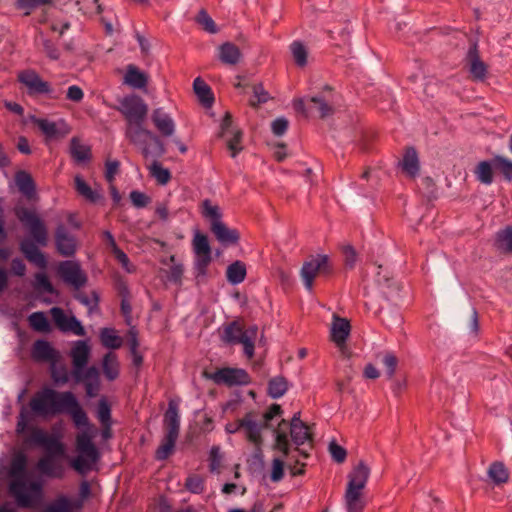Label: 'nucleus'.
Segmentation results:
<instances>
[{
    "instance_id": "nucleus-44",
    "label": "nucleus",
    "mask_w": 512,
    "mask_h": 512,
    "mask_svg": "<svg viewBox=\"0 0 512 512\" xmlns=\"http://www.w3.org/2000/svg\"><path fill=\"white\" fill-rule=\"evenodd\" d=\"M212 260L211 254H195V271L197 284H202L206 276L207 267Z\"/></svg>"
},
{
    "instance_id": "nucleus-63",
    "label": "nucleus",
    "mask_w": 512,
    "mask_h": 512,
    "mask_svg": "<svg viewBox=\"0 0 512 512\" xmlns=\"http://www.w3.org/2000/svg\"><path fill=\"white\" fill-rule=\"evenodd\" d=\"M242 132L237 130L234 132L233 137L227 142L228 149L231 151V156L234 158L241 151L242 147L239 145L241 141Z\"/></svg>"
},
{
    "instance_id": "nucleus-53",
    "label": "nucleus",
    "mask_w": 512,
    "mask_h": 512,
    "mask_svg": "<svg viewBox=\"0 0 512 512\" xmlns=\"http://www.w3.org/2000/svg\"><path fill=\"white\" fill-rule=\"evenodd\" d=\"M149 169H150L151 175L154 178H156V180L160 184H166L170 180V178H171L170 172L167 169L163 168L161 166V164L158 163L157 161H154L149 166Z\"/></svg>"
},
{
    "instance_id": "nucleus-40",
    "label": "nucleus",
    "mask_w": 512,
    "mask_h": 512,
    "mask_svg": "<svg viewBox=\"0 0 512 512\" xmlns=\"http://www.w3.org/2000/svg\"><path fill=\"white\" fill-rule=\"evenodd\" d=\"M288 428V424L285 420H282L279 424L278 429L275 430V448L280 450L284 456H287L289 453V441L286 433V429Z\"/></svg>"
},
{
    "instance_id": "nucleus-41",
    "label": "nucleus",
    "mask_w": 512,
    "mask_h": 512,
    "mask_svg": "<svg viewBox=\"0 0 512 512\" xmlns=\"http://www.w3.org/2000/svg\"><path fill=\"white\" fill-rule=\"evenodd\" d=\"M70 153H71V156L77 162H84V161L90 159V156H91L89 147L82 144L80 142V140L76 137L71 139Z\"/></svg>"
},
{
    "instance_id": "nucleus-31",
    "label": "nucleus",
    "mask_w": 512,
    "mask_h": 512,
    "mask_svg": "<svg viewBox=\"0 0 512 512\" xmlns=\"http://www.w3.org/2000/svg\"><path fill=\"white\" fill-rule=\"evenodd\" d=\"M344 503L347 512H363L365 507L363 491L347 488L344 495Z\"/></svg>"
},
{
    "instance_id": "nucleus-17",
    "label": "nucleus",
    "mask_w": 512,
    "mask_h": 512,
    "mask_svg": "<svg viewBox=\"0 0 512 512\" xmlns=\"http://www.w3.org/2000/svg\"><path fill=\"white\" fill-rule=\"evenodd\" d=\"M58 274L67 284L80 288L87 282V275L82 270L79 263L71 260L63 261L59 264Z\"/></svg>"
},
{
    "instance_id": "nucleus-6",
    "label": "nucleus",
    "mask_w": 512,
    "mask_h": 512,
    "mask_svg": "<svg viewBox=\"0 0 512 512\" xmlns=\"http://www.w3.org/2000/svg\"><path fill=\"white\" fill-rule=\"evenodd\" d=\"M202 215L209 222L210 231L221 245L231 246L238 243L240 239L238 230L230 228L222 221V212L217 205H212L209 200H204Z\"/></svg>"
},
{
    "instance_id": "nucleus-35",
    "label": "nucleus",
    "mask_w": 512,
    "mask_h": 512,
    "mask_svg": "<svg viewBox=\"0 0 512 512\" xmlns=\"http://www.w3.org/2000/svg\"><path fill=\"white\" fill-rule=\"evenodd\" d=\"M403 171L411 178L415 177L419 171V162L414 148H407L402 160Z\"/></svg>"
},
{
    "instance_id": "nucleus-11",
    "label": "nucleus",
    "mask_w": 512,
    "mask_h": 512,
    "mask_svg": "<svg viewBox=\"0 0 512 512\" xmlns=\"http://www.w3.org/2000/svg\"><path fill=\"white\" fill-rule=\"evenodd\" d=\"M225 431L228 434L242 432L244 437L257 449L262 445V426L253 418L252 414H247L242 419L226 424Z\"/></svg>"
},
{
    "instance_id": "nucleus-10",
    "label": "nucleus",
    "mask_w": 512,
    "mask_h": 512,
    "mask_svg": "<svg viewBox=\"0 0 512 512\" xmlns=\"http://www.w3.org/2000/svg\"><path fill=\"white\" fill-rule=\"evenodd\" d=\"M69 393H60L51 388H44L33 396L30 401V408L40 416L56 415L63 412L65 395H69Z\"/></svg>"
},
{
    "instance_id": "nucleus-9",
    "label": "nucleus",
    "mask_w": 512,
    "mask_h": 512,
    "mask_svg": "<svg viewBox=\"0 0 512 512\" xmlns=\"http://www.w3.org/2000/svg\"><path fill=\"white\" fill-rule=\"evenodd\" d=\"M164 426L166 434L156 451V458L158 460H164L172 454L179 435L180 416L178 404L175 401L169 402L168 409L164 416Z\"/></svg>"
},
{
    "instance_id": "nucleus-45",
    "label": "nucleus",
    "mask_w": 512,
    "mask_h": 512,
    "mask_svg": "<svg viewBox=\"0 0 512 512\" xmlns=\"http://www.w3.org/2000/svg\"><path fill=\"white\" fill-rule=\"evenodd\" d=\"M249 91L253 94L249 103L254 108L266 103L270 99V95L264 89L262 83H252Z\"/></svg>"
},
{
    "instance_id": "nucleus-8",
    "label": "nucleus",
    "mask_w": 512,
    "mask_h": 512,
    "mask_svg": "<svg viewBox=\"0 0 512 512\" xmlns=\"http://www.w3.org/2000/svg\"><path fill=\"white\" fill-rule=\"evenodd\" d=\"M309 108L303 98H297L293 102V107L297 113L308 116V111H315L320 118L324 119L334 114V94L333 88L329 85H325L323 90L314 96H311L308 100Z\"/></svg>"
},
{
    "instance_id": "nucleus-60",
    "label": "nucleus",
    "mask_w": 512,
    "mask_h": 512,
    "mask_svg": "<svg viewBox=\"0 0 512 512\" xmlns=\"http://www.w3.org/2000/svg\"><path fill=\"white\" fill-rule=\"evenodd\" d=\"M43 52L51 60H58L60 57V51L57 46L49 39H42Z\"/></svg>"
},
{
    "instance_id": "nucleus-18",
    "label": "nucleus",
    "mask_w": 512,
    "mask_h": 512,
    "mask_svg": "<svg viewBox=\"0 0 512 512\" xmlns=\"http://www.w3.org/2000/svg\"><path fill=\"white\" fill-rule=\"evenodd\" d=\"M56 326L63 332H72L77 336L85 335V330L74 316H68L60 308L54 307L50 311Z\"/></svg>"
},
{
    "instance_id": "nucleus-56",
    "label": "nucleus",
    "mask_w": 512,
    "mask_h": 512,
    "mask_svg": "<svg viewBox=\"0 0 512 512\" xmlns=\"http://www.w3.org/2000/svg\"><path fill=\"white\" fill-rule=\"evenodd\" d=\"M111 252L126 272L131 273L134 271V266L130 263L128 256L119 247H114V250Z\"/></svg>"
},
{
    "instance_id": "nucleus-55",
    "label": "nucleus",
    "mask_w": 512,
    "mask_h": 512,
    "mask_svg": "<svg viewBox=\"0 0 512 512\" xmlns=\"http://www.w3.org/2000/svg\"><path fill=\"white\" fill-rule=\"evenodd\" d=\"M342 254L345 268L353 269L357 262V254L355 249L350 245L343 246Z\"/></svg>"
},
{
    "instance_id": "nucleus-57",
    "label": "nucleus",
    "mask_w": 512,
    "mask_h": 512,
    "mask_svg": "<svg viewBox=\"0 0 512 512\" xmlns=\"http://www.w3.org/2000/svg\"><path fill=\"white\" fill-rule=\"evenodd\" d=\"M495 172L494 157L489 161H482V183L491 184Z\"/></svg>"
},
{
    "instance_id": "nucleus-28",
    "label": "nucleus",
    "mask_w": 512,
    "mask_h": 512,
    "mask_svg": "<svg viewBox=\"0 0 512 512\" xmlns=\"http://www.w3.org/2000/svg\"><path fill=\"white\" fill-rule=\"evenodd\" d=\"M62 434L59 430L53 429L52 434H48L45 442L43 444V448L50 455H57L58 457L66 456L65 445L61 441Z\"/></svg>"
},
{
    "instance_id": "nucleus-42",
    "label": "nucleus",
    "mask_w": 512,
    "mask_h": 512,
    "mask_svg": "<svg viewBox=\"0 0 512 512\" xmlns=\"http://www.w3.org/2000/svg\"><path fill=\"white\" fill-rule=\"evenodd\" d=\"M75 298L91 313L98 305L99 297L94 290H76Z\"/></svg>"
},
{
    "instance_id": "nucleus-20",
    "label": "nucleus",
    "mask_w": 512,
    "mask_h": 512,
    "mask_svg": "<svg viewBox=\"0 0 512 512\" xmlns=\"http://www.w3.org/2000/svg\"><path fill=\"white\" fill-rule=\"evenodd\" d=\"M55 242L58 252L66 257L75 253V238L68 232L64 225H59L55 232Z\"/></svg>"
},
{
    "instance_id": "nucleus-16",
    "label": "nucleus",
    "mask_w": 512,
    "mask_h": 512,
    "mask_svg": "<svg viewBox=\"0 0 512 512\" xmlns=\"http://www.w3.org/2000/svg\"><path fill=\"white\" fill-rule=\"evenodd\" d=\"M90 353L91 348L87 341L77 340L73 342L70 357L73 365L72 376L76 382H80L83 379L82 369L88 363Z\"/></svg>"
},
{
    "instance_id": "nucleus-33",
    "label": "nucleus",
    "mask_w": 512,
    "mask_h": 512,
    "mask_svg": "<svg viewBox=\"0 0 512 512\" xmlns=\"http://www.w3.org/2000/svg\"><path fill=\"white\" fill-rule=\"evenodd\" d=\"M246 265L242 261H235L226 269V278L231 285H239L246 277Z\"/></svg>"
},
{
    "instance_id": "nucleus-23",
    "label": "nucleus",
    "mask_w": 512,
    "mask_h": 512,
    "mask_svg": "<svg viewBox=\"0 0 512 512\" xmlns=\"http://www.w3.org/2000/svg\"><path fill=\"white\" fill-rule=\"evenodd\" d=\"M151 119L157 130L163 136H171L175 132V122L163 108H157L153 111Z\"/></svg>"
},
{
    "instance_id": "nucleus-58",
    "label": "nucleus",
    "mask_w": 512,
    "mask_h": 512,
    "mask_svg": "<svg viewBox=\"0 0 512 512\" xmlns=\"http://www.w3.org/2000/svg\"><path fill=\"white\" fill-rule=\"evenodd\" d=\"M382 363L387 369L388 377L392 378L395 374L396 367L398 364L397 357L391 352H386L383 354Z\"/></svg>"
},
{
    "instance_id": "nucleus-7",
    "label": "nucleus",
    "mask_w": 512,
    "mask_h": 512,
    "mask_svg": "<svg viewBox=\"0 0 512 512\" xmlns=\"http://www.w3.org/2000/svg\"><path fill=\"white\" fill-rule=\"evenodd\" d=\"M220 337L227 344H241L244 354L251 359L254 356L255 343L258 340V327L252 325L244 328L240 322L233 321L222 326Z\"/></svg>"
},
{
    "instance_id": "nucleus-30",
    "label": "nucleus",
    "mask_w": 512,
    "mask_h": 512,
    "mask_svg": "<svg viewBox=\"0 0 512 512\" xmlns=\"http://www.w3.org/2000/svg\"><path fill=\"white\" fill-rule=\"evenodd\" d=\"M148 76L140 71L138 67L133 64L127 66L124 76V83L135 88L142 89L147 85Z\"/></svg>"
},
{
    "instance_id": "nucleus-34",
    "label": "nucleus",
    "mask_w": 512,
    "mask_h": 512,
    "mask_svg": "<svg viewBox=\"0 0 512 512\" xmlns=\"http://www.w3.org/2000/svg\"><path fill=\"white\" fill-rule=\"evenodd\" d=\"M240 57L239 48L231 42H226L219 47V58L225 64L235 65Z\"/></svg>"
},
{
    "instance_id": "nucleus-62",
    "label": "nucleus",
    "mask_w": 512,
    "mask_h": 512,
    "mask_svg": "<svg viewBox=\"0 0 512 512\" xmlns=\"http://www.w3.org/2000/svg\"><path fill=\"white\" fill-rule=\"evenodd\" d=\"M289 121L284 117L275 119L271 124L272 132L275 136H282L286 133Z\"/></svg>"
},
{
    "instance_id": "nucleus-26",
    "label": "nucleus",
    "mask_w": 512,
    "mask_h": 512,
    "mask_svg": "<svg viewBox=\"0 0 512 512\" xmlns=\"http://www.w3.org/2000/svg\"><path fill=\"white\" fill-rule=\"evenodd\" d=\"M369 474V467L363 462H360L350 473L347 488L363 491L368 481Z\"/></svg>"
},
{
    "instance_id": "nucleus-21",
    "label": "nucleus",
    "mask_w": 512,
    "mask_h": 512,
    "mask_svg": "<svg viewBox=\"0 0 512 512\" xmlns=\"http://www.w3.org/2000/svg\"><path fill=\"white\" fill-rule=\"evenodd\" d=\"M351 326L347 319L340 318L337 316L333 317V322L331 325V340L336 344V346L343 350L345 347L346 339L350 334Z\"/></svg>"
},
{
    "instance_id": "nucleus-64",
    "label": "nucleus",
    "mask_w": 512,
    "mask_h": 512,
    "mask_svg": "<svg viewBox=\"0 0 512 512\" xmlns=\"http://www.w3.org/2000/svg\"><path fill=\"white\" fill-rule=\"evenodd\" d=\"M130 199L137 208H143L150 202V198L146 194L137 190L130 193Z\"/></svg>"
},
{
    "instance_id": "nucleus-29",
    "label": "nucleus",
    "mask_w": 512,
    "mask_h": 512,
    "mask_svg": "<svg viewBox=\"0 0 512 512\" xmlns=\"http://www.w3.org/2000/svg\"><path fill=\"white\" fill-rule=\"evenodd\" d=\"M487 476L494 485L501 486L509 481L510 472L503 462L495 461L489 466Z\"/></svg>"
},
{
    "instance_id": "nucleus-4",
    "label": "nucleus",
    "mask_w": 512,
    "mask_h": 512,
    "mask_svg": "<svg viewBox=\"0 0 512 512\" xmlns=\"http://www.w3.org/2000/svg\"><path fill=\"white\" fill-rule=\"evenodd\" d=\"M145 121L126 123L125 137L129 142L137 146L145 158L149 156H161L165 149L158 136L144 127Z\"/></svg>"
},
{
    "instance_id": "nucleus-24",
    "label": "nucleus",
    "mask_w": 512,
    "mask_h": 512,
    "mask_svg": "<svg viewBox=\"0 0 512 512\" xmlns=\"http://www.w3.org/2000/svg\"><path fill=\"white\" fill-rule=\"evenodd\" d=\"M493 247L500 254L512 255V225H507L495 233Z\"/></svg>"
},
{
    "instance_id": "nucleus-1",
    "label": "nucleus",
    "mask_w": 512,
    "mask_h": 512,
    "mask_svg": "<svg viewBox=\"0 0 512 512\" xmlns=\"http://www.w3.org/2000/svg\"><path fill=\"white\" fill-rule=\"evenodd\" d=\"M15 214L31 236V239L25 238L20 242L21 252L29 262L40 269H45L47 260L37 247V245L45 247L48 243V232L45 224L34 211L28 208H17Z\"/></svg>"
},
{
    "instance_id": "nucleus-49",
    "label": "nucleus",
    "mask_w": 512,
    "mask_h": 512,
    "mask_svg": "<svg viewBox=\"0 0 512 512\" xmlns=\"http://www.w3.org/2000/svg\"><path fill=\"white\" fill-rule=\"evenodd\" d=\"M192 246L195 254H211V246L207 235L199 231L194 233Z\"/></svg>"
},
{
    "instance_id": "nucleus-14",
    "label": "nucleus",
    "mask_w": 512,
    "mask_h": 512,
    "mask_svg": "<svg viewBox=\"0 0 512 512\" xmlns=\"http://www.w3.org/2000/svg\"><path fill=\"white\" fill-rule=\"evenodd\" d=\"M89 494L90 485L88 482L84 481L80 484L79 498L59 496L46 507L44 512H78L82 508L83 502Z\"/></svg>"
},
{
    "instance_id": "nucleus-47",
    "label": "nucleus",
    "mask_w": 512,
    "mask_h": 512,
    "mask_svg": "<svg viewBox=\"0 0 512 512\" xmlns=\"http://www.w3.org/2000/svg\"><path fill=\"white\" fill-rule=\"evenodd\" d=\"M288 390V382L284 377L277 376L269 381L268 393L272 398L282 397Z\"/></svg>"
},
{
    "instance_id": "nucleus-52",
    "label": "nucleus",
    "mask_w": 512,
    "mask_h": 512,
    "mask_svg": "<svg viewBox=\"0 0 512 512\" xmlns=\"http://www.w3.org/2000/svg\"><path fill=\"white\" fill-rule=\"evenodd\" d=\"M196 22L203 27L204 30L211 34L218 32L217 26L214 20L209 16L206 10L202 9L196 16Z\"/></svg>"
},
{
    "instance_id": "nucleus-19",
    "label": "nucleus",
    "mask_w": 512,
    "mask_h": 512,
    "mask_svg": "<svg viewBox=\"0 0 512 512\" xmlns=\"http://www.w3.org/2000/svg\"><path fill=\"white\" fill-rule=\"evenodd\" d=\"M65 404L63 406V411L70 414L74 424L80 429L94 428L88 420L86 413L80 407L78 401L75 396L70 392L69 395H65Z\"/></svg>"
},
{
    "instance_id": "nucleus-59",
    "label": "nucleus",
    "mask_w": 512,
    "mask_h": 512,
    "mask_svg": "<svg viewBox=\"0 0 512 512\" xmlns=\"http://www.w3.org/2000/svg\"><path fill=\"white\" fill-rule=\"evenodd\" d=\"M186 487L192 493H201L204 490V480L198 475L189 476L186 480Z\"/></svg>"
},
{
    "instance_id": "nucleus-36",
    "label": "nucleus",
    "mask_w": 512,
    "mask_h": 512,
    "mask_svg": "<svg viewBox=\"0 0 512 512\" xmlns=\"http://www.w3.org/2000/svg\"><path fill=\"white\" fill-rule=\"evenodd\" d=\"M102 345L109 349H118L123 344V339L113 328H102L99 333Z\"/></svg>"
},
{
    "instance_id": "nucleus-48",
    "label": "nucleus",
    "mask_w": 512,
    "mask_h": 512,
    "mask_svg": "<svg viewBox=\"0 0 512 512\" xmlns=\"http://www.w3.org/2000/svg\"><path fill=\"white\" fill-rule=\"evenodd\" d=\"M467 60L470 65V72L474 79H480V57L478 55L477 42L471 43L467 54Z\"/></svg>"
},
{
    "instance_id": "nucleus-12",
    "label": "nucleus",
    "mask_w": 512,
    "mask_h": 512,
    "mask_svg": "<svg viewBox=\"0 0 512 512\" xmlns=\"http://www.w3.org/2000/svg\"><path fill=\"white\" fill-rule=\"evenodd\" d=\"M117 110L123 115L126 123H131L145 121L148 106L140 96L129 95L120 100Z\"/></svg>"
},
{
    "instance_id": "nucleus-2",
    "label": "nucleus",
    "mask_w": 512,
    "mask_h": 512,
    "mask_svg": "<svg viewBox=\"0 0 512 512\" xmlns=\"http://www.w3.org/2000/svg\"><path fill=\"white\" fill-rule=\"evenodd\" d=\"M27 458L23 453L16 454L11 462L10 492L21 507H36L42 500V483L31 479L26 472Z\"/></svg>"
},
{
    "instance_id": "nucleus-27",
    "label": "nucleus",
    "mask_w": 512,
    "mask_h": 512,
    "mask_svg": "<svg viewBox=\"0 0 512 512\" xmlns=\"http://www.w3.org/2000/svg\"><path fill=\"white\" fill-rule=\"evenodd\" d=\"M33 357L40 361L58 362L60 354L48 342L37 341L33 346Z\"/></svg>"
},
{
    "instance_id": "nucleus-32",
    "label": "nucleus",
    "mask_w": 512,
    "mask_h": 512,
    "mask_svg": "<svg viewBox=\"0 0 512 512\" xmlns=\"http://www.w3.org/2000/svg\"><path fill=\"white\" fill-rule=\"evenodd\" d=\"M15 183L20 191L27 198H32L35 195V183L29 173L24 170H20L15 174Z\"/></svg>"
},
{
    "instance_id": "nucleus-54",
    "label": "nucleus",
    "mask_w": 512,
    "mask_h": 512,
    "mask_svg": "<svg viewBox=\"0 0 512 512\" xmlns=\"http://www.w3.org/2000/svg\"><path fill=\"white\" fill-rule=\"evenodd\" d=\"M51 376L54 382L64 384L68 381L67 368L58 362H51Z\"/></svg>"
},
{
    "instance_id": "nucleus-15",
    "label": "nucleus",
    "mask_w": 512,
    "mask_h": 512,
    "mask_svg": "<svg viewBox=\"0 0 512 512\" xmlns=\"http://www.w3.org/2000/svg\"><path fill=\"white\" fill-rule=\"evenodd\" d=\"M207 378L214 381L216 384H224L227 386L246 385L250 382L248 373L241 368H222L214 373L207 374Z\"/></svg>"
},
{
    "instance_id": "nucleus-51",
    "label": "nucleus",
    "mask_w": 512,
    "mask_h": 512,
    "mask_svg": "<svg viewBox=\"0 0 512 512\" xmlns=\"http://www.w3.org/2000/svg\"><path fill=\"white\" fill-rule=\"evenodd\" d=\"M29 324L30 326L39 332H47L49 331V323L42 312H35L29 316Z\"/></svg>"
},
{
    "instance_id": "nucleus-5",
    "label": "nucleus",
    "mask_w": 512,
    "mask_h": 512,
    "mask_svg": "<svg viewBox=\"0 0 512 512\" xmlns=\"http://www.w3.org/2000/svg\"><path fill=\"white\" fill-rule=\"evenodd\" d=\"M336 264L327 254H311L302 264L299 272L305 288H312L317 278L328 279L335 275Z\"/></svg>"
},
{
    "instance_id": "nucleus-38",
    "label": "nucleus",
    "mask_w": 512,
    "mask_h": 512,
    "mask_svg": "<svg viewBox=\"0 0 512 512\" xmlns=\"http://www.w3.org/2000/svg\"><path fill=\"white\" fill-rule=\"evenodd\" d=\"M193 89L202 104L208 106L213 103L214 98L211 88L201 78L198 77L194 80Z\"/></svg>"
},
{
    "instance_id": "nucleus-37",
    "label": "nucleus",
    "mask_w": 512,
    "mask_h": 512,
    "mask_svg": "<svg viewBox=\"0 0 512 512\" xmlns=\"http://www.w3.org/2000/svg\"><path fill=\"white\" fill-rule=\"evenodd\" d=\"M103 372L107 379L114 380L119 375V362L116 354L110 352L103 358Z\"/></svg>"
},
{
    "instance_id": "nucleus-43",
    "label": "nucleus",
    "mask_w": 512,
    "mask_h": 512,
    "mask_svg": "<svg viewBox=\"0 0 512 512\" xmlns=\"http://www.w3.org/2000/svg\"><path fill=\"white\" fill-rule=\"evenodd\" d=\"M494 166L496 173L501 174L506 181L512 182V160L497 155L494 157Z\"/></svg>"
},
{
    "instance_id": "nucleus-13",
    "label": "nucleus",
    "mask_w": 512,
    "mask_h": 512,
    "mask_svg": "<svg viewBox=\"0 0 512 512\" xmlns=\"http://www.w3.org/2000/svg\"><path fill=\"white\" fill-rule=\"evenodd\" d=\"M19 82L27 89L30 96L48 95L52 99L58 98V93L51 88L50 84L41 79L33 70H24L18 74Z\"/></svg>"
},
{
    "instance_id": "nucleus-39",
    "label": "nucleus",
    "mask_w": 512,
    "mask_h": 512,
    "mask_svg": "<svg viewBox=\"0 0 512 512\" xmlns=\"http://www.w3.org/2000/svg\"><path fill=\"white\" fill-rule=\"evenodd\" d=\"M74 182L77 193L87 201L96 203L101 198L100 194L92 190V188L80 176H76Z\"/></svg>"
},
{
    "instance_id": "nucleus-3",
    "label": "nucleus",
    "mask_w": 512,
    "mask_h": 512,
    "mask_svg": "<svg viewBox=\"0 0 512 512\" xmlns=\"http://www.w3.org/2000/svg\"><path fill=\"white\" fill-rule=\"evenodd\" d=\"M95 436V428L82 429L76 435L75 448L77 456L70 460V465L80 474H86L91 471L100 458L99 451L93 443Z\"/></svg>"
},
{
    "instance_id": "nucleus-61",
    "label": "nucleus",
    "mask_w": 512,
    "mask_h": 512,
    "mask_svg": "<svg viewBox=\"0 0 512 512\" xmlns=\"http://www.w3.org/2000/svg\"><path fill=\"white\" fill-rule=\"evenodd\" d=\"M421 189L426 197L436 198V186L432 178L423 177L421 179Z\"/></svg>"
},
{
    "instance_id": "nucleus-46",
    "label": "nucleus",
    "mask_w": 512,
    "mask_h": 512,
    "mask_svg": "<svg viewBox=\"0 0 512 512\" xmlns=\"http://www.w3.org/2000/svg\"><path fill=\"white\" fill-rule=\"evenodd\" d=\"M289 428L294 444L299 446L311 440V433L307 425H289Z\"/></svg>"
},
{
    "instance_id": "nucleus-25",
    "label": "nucleus",
    "mask_w": 512,
    "mask_h": 512,
    "mask_svg": "<svg viewBox=\"0 0 512 512\" xmlns=\"http://www.w3.org/2000/svg\"><path fill=\"white\" fill-rule=\"evenodd\" d=\"M57 455L47 454L43 456L37 463L38 470L51 478H61L64 474V467L55 460Z\"/></svg>"
},
{
    "instance_id": "nucleus-50",
    "label": "nucleus",
    "mask_w": 512,
    "mask_h": 512,
    "mask_svg": "<svg viewBox=\"0 0 512 512\" xmlns=\"http://www.w3.org/2000/svg\"><path fill=\"white\" fill-rule=\"evenodd\" d=\"M293 58L298 66H305L307 63V50L299 41H294L290 45Z\"/></svg>"
},
{
    "instance_id": "nucleus-22",
    "label": "nucleus",
    "mask_w": 512,
    "mask_h": 512,
    "mask_svg": "<svg viewBox=\"0 0 512 512\" xmlns=\"http://www.w3.org/2000/svg\"><path fill=\"white\" fill-rule=\"evenodd\" d=\"M34 123L49 139L62 138L68 133V128L63 121L52 122L47 119L37 118L34 120Z\"/></svg>"
}]
</instances>
